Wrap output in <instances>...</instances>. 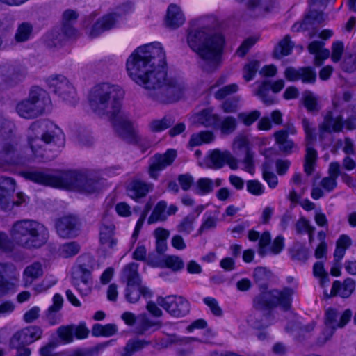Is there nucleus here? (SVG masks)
<instances>
[{
  "mask_svg": "<svg viewBox=\"0 0 356 356\" xmlns=\"http://www.w3.org/2000/svg\"><path fill=\"white\" fill-rule=\"evenodd\" d=\"M124 96V91L120 86L102 83L91 89L88 100L92 112L99 117L108 118L118 136L131 143L134 139L131 116L120 104Z\"/></svg>",
  "mask_w": 356,
  "mask_h": 356,
  "instance_id": "f257e3e1",
  "label": "nucleus"
},
{
  "mask_svg": "<svg viewBox=\"0 0 356 356\" xmlns=\"http://www.w3.org/2000/svg\"><path fill=\"white\" fill-rule=\"evenodd\" d=\"M187 42L202 59L214 65L221 64L225 39L216 17L204 19L200 27L188 33Z\"/></svg>",
  "mask_w": 356,
  "mask_h": 356,
  "instance_id": "f03ea898",
  "label": "nucleus"
},
{
  "mask_svg": "<svg viewBox=\"0 0 356 356\" xmlns=\"http://www.w3.org/2000/svg\"><path fill=\"white\" fill-rule=\"evenodd\" d=\"M24 176L38 184L74 190L86 195L95 193L102 188L100 179L75 171L50 173L31 170L24 172Z\"/></svg>",
  "mask_w": 356,
  "mask_h": 356,
  "instance_id": "7ed1b4c3",
  "label": "nucleus"
},
{
  "mask_svg": "<svg viewBox=\"0 0 356 356\" xmlns=\"http://www.w3.org/2000/svg\"><path fill=\"white\" fill-rule=\"evenodd\" d=\"M136 82L149 90L153 98L164 103L178 101L184 94V83L168 68H152L138 76Z\"/></svg>",
  "mask_w": 356,
  "mask_h": 356,
  "instance_id": "20e7f679",
  "label": "nucleus"
},
{
  "mask_svg": "<svg viewBox=\"0 0 356 356\" xmlns=\"http://www.w3.org/2000/svg\"><path fill=\"white\" fill-rule=\"evenodd\" d=\"M10 234L0 232V251L9 252L14 247V242L24 247H35L38 241H44L47 236V229L41 223L33 220L24 219L16 221L12 225Z\"/></svg>",
  "mask_w": 356,
  "mask_h": 356,
  "instance_id": "39448f33",
  "label": "nucleus"
},
{
  "mask_svg": "<svg viewBox=\"0 0 356 356\" xmlns=\"http://www.w3.org/2000/svg\"><path fill=\"white\" fill-rule=\"evenodd\" d=\"M60 137L63 138L61 131L46 122H34L26 132L28 145L36 157H42L47 146Z\"/></svg>",
  "mask_w": 356,
  "mask_h": 356,
  "instance_id": "423d86ee",
  "label": "nucleus"
},
{
  "mask_svg": "<svg viewBox=\"0 0 356 356\" xmlns=\"http://www.w3.org/2000/svg\"><path fill=\"white\" fill-rule=\"evenodd\" d=\"M51 104L47 92L38 87H33L29 96L17 104L16 111L19 116L30 119L42 115Z\"/></svg>",
  "mask_w": 356,
  "mask_h": 356,
  "instance_id": "0eeeda50",
  "label": "nucleus"
},
{
  "mask_svg": "<svg viewBox=\"0 0 356 356\" xmlns=\"http://www.w3.org/2000/svg\"><path fill=\"white\" fill-rule=\"evenodd\" d=\"M166 67L165 51L160 42H154L138 47L135 50V65L138 67Z\"/></svg>",
  "mask_w": 356,
  "mask_h": 356,
  "instance_id": "6e6552de",
  "label": "nucleus"
},
{
  "mask_svg": "<svg viewBox=\"0 0 356 356\" xmlns=\"http://www.w3.org/2000/svg\"><path fill=\"white\" fill-rule=\"evenodd\" d=\"M50 90L66 104L73 106L77 103L76 91L73 84L63 75H54L48 78Z\"/></svg>",
  "mask_w": 356,
  "mask_h": 356,
  "instance_id": "1a4fd4ad",
  "label": "nucleus"
},
{
  "mask_svg": "<svg viewBox=\"0 0 356 356\" xmlns=\"http://www.w3.org/2000/svg\"><path fill=\"white\" fill-rule=\"evenodd\" d=\"M302 127L306 135V154L304 165L305 172L307 175H311L314 169V165L317 159V152L312 147L313 143L316 140V135L315 134V127L306 118L302 120Z\"/></svg>",
  "mask_w": 356,
  "mask_h": 356,
  "instance_id": "9d476101",
  "label": "nucleus"
},
{
  "mask_svg": "<svg viewBox=\"0 0 356 356\" xmlns=\"http://www.w3.org/2000/svg\"><path fill=\"white\" fill-rule=\"evenodd\" d=\"M156 302L169 314L175 317L184 316L190 311V303L183 296H168L166 297H159Z\"/></svg>",
  "mask_w": 356,
  "mask_h": 356,
  "instance_id": "9b49d317",
  "label": "nucleus"
},
{
  "mask_svg": "<svg viewBox=\"0 0 356 356\" xmlns=\"http://www.w3.org/2000/svg\"><path fill=\"white\" fill-rule=\"evenodd\" d=\"M42 330L35 325L28 326L16 332L10 339V346L13 348H19L31 344L40 339Z\"/></svg>",
  "mask_w": 356,
  "mask_h": 356,
  "instance_id": "f8f14e48",
  "label": "nucleus"
},
{
  "mask_svg": "<svg viewBox=\"0 0 356 356\" xmlns=\"http://www.w3.org/2000/svg\"><path fill=\"white\" fill-rule=\"evenodd\" d=\"M89 256H81L78 258V266L74 268V273L80 276V282L76 284V288L83 296L88 295L92 287L90 270L88 268L86 261L90 262Z\"/></svg>",
  "mask_w": 356,
  "mask_h": 356,
  "instance_id": "ddd939ff",
  "label": "nucleus"
},
{
  "mask_svg": "<svg viewBox=\"0 0 356 356\" xmlns=\"http://www.w3.org/2000/svg\"><path fill=\"white\" fill-rule=\"evenodd\" d=\"M177 156V152L173 149H168L164 154H156L152 159L149 166V175L152 178L157 177V172L170 166Z\"/></svg>",
  "mask_w": 356,
  "mask_h": 356,
  "instance_id": "4468645a",
  "label": "nucleus"
},
{
  "mask_svg": "<svg viewBox=\"0 0 356 356\" xmlns=\"http://www.w3.org/2000/svg\"><path fill=\"white\" fill-rule=\"evenodd\" d=\"M227 163L232 170L238 168L237 160L228 151L214 149L208 156L209 167L214 169L221 168Z\"/></svg>",
  "mask_w": 356,
  "mask_h": 356,
  "instance_id": "2eb2a0df",
  "label": "nucleus"
},
{
  "mask_svg": "<svg viewBox=\"0 0 356 356\" xmlns=\"http://www.w3.org/2000/svg\"><path fill=\"white\" fill-rule=\"evenodd\" d=\"M121 14L112 13L106 14L99 18L92 26L88 33L90 38H95L102 35L104 32L113 29L117 23L118 18Z\"/></svg>",
  "mask_w": 356,
  "mask_h": 356,
  "instance_id": "dca6fc26",
  "label": "nucleus"
},
{
  "mask_svg": "<svg viewBox=\"0 0 356 356\" xmlns=\"http://www.w3.org/2000/svg\"><path fill=\"white\" fill-rule=\"evenodd\" d=\"M79 227V220L72 216L60 218L56 222V232L63 238L76 236Z\"/></svg>",
  "mask_w": 356,
  "mask_h": 356,
  "instance_id": "f3484780",
  "label": "nucleus"
},
{
  "mask_svg": "<svg viewBox=\"0 0 356 356\" xmlns=\"http://www.w3.org/2000/svg\"><path fill=\"white\" fill-rule=\"evenodd\" d=\"M246 8L252 17H261L272 12L277 6V0H248Z\"/></svg>",
  "mask_w": 356,
  "mask_h": 356,
  "instance_id": "a211bd4d",
  "label": "nucleus"
},
{
  "mask_svg": "<svg viewBox=\"0 0 356 356\" xmlns=\"http://www.w3.org/2000/svg\"><path fill=\"white\" fill-rule=\"evenodd\" d=\"M352 311L347 309L342 313L333 308H329L325 312V325L330 326L335 330L343 327L350 320Z\"/></svg>",
  "mask_w": 356,
  "mask_h": 356,
  "instance_id": "6ab92c4d",
  "label": "nucleus"
},
{
  "mask_svg": "<svg viewBox=\"0 0 356 356\" xmlns=\"http://www.w3.org/2000/svg\"><path fill=\"white\" fill-rule=\"evenodd\" d=\"M99 242L102 249L110 252L115 250L118 240L115 236V226L113 224H102L99 230Z\"/></svg>",
  "mask_w": 356,
  "mask_h": 356,
  "instance_id": "aec40b11",
  "label": "nucleus"
},
{
  "mask_svg": "<svg viewBox=\"0 0 356 356\" xmlns=\"http://www.w3.org/2000/svg\"><path fill=\"white\" fill-rule=\"evenodd\" d=\"M343 125V117L341 115H334V111L328 112L325 116L324 120L319 126V138H323L325 132H339Z\"/></svg>",
  "mask_w": 356,
  "mask_h": 356,
  "instance_id": "412c9836",
  "label": "nucleus"
},
{
  "mask_svg": "<svg viewBox=\"0 0 356 356\" xmlns=\"http://www.w3.org/2000/svg\"><path fill=\"white\" fill-rule=\"evenodd\" d=\"M284 74L290 81H301L305 83H314L316 74L312 68H286Z\"/></svg>",
  "mask_w": 356,
  "mask_h": 356,
  "instance_id": "4be33fe9",
  "label": "nucleus"
},
{
  "mask_svg": "<svg viewBox=\"0 0 356 356\" xmlns=\"http://www.w3.org/2000/svg\"><path fill=\"white\" fill-rule=\"evenodd\" d=\"M15 190V181L9 177H3L0 181V204L2 209L10 208V197Z\"/></svg>",
  "mask_w": 356,
  "mask_h": 356,
  "instance_id": "5701e85b",
  "label": "nucleus"
},
{
  "mask_svg": "<svg viewBox=\"0 0 356 356\" xmlns=\"http://www.w3.org/2000/svg\"><path fill=\"white\" fill-rule=\"evenodd\" d=\"M355 289V282L352 278H347L343 282L337 280L332 284L331 295L346 298L352 295Z\"/></svg>",
  "mask_w": 356,
  "mask_h": 356,
  "instance_id": "b1692460",
  "label": "nucleus"
},
{
  "mask_svg": "<svg viewBox=\"0 0 356 356\" xmlns=\"http://www.w3.org/2000/svg\"><path fill=\"white\" fill-rule=\"evenodd\" d=\"M329 176L322 179L321 187L327 192L332 191L337 186V179L340 175V164L338 162H331L328 169Z\"/></svg>",
  "mask_w": 356,
  "mask_h": 356,
  "instance_id": "393cba45",
  "label": "nucleus"
},
{
  "mask_svg": "<svg viewBox=\"0 0 356 356\" xmlns=\"http://www.w3.org/2000/svg\"><path fill=\"white\" fill-rule=\"evenodd\" d=\"M196 121L205 127L217 129L220 121V116L216 113L212 108L203 109L197 113Z\"/></svg>",
  "mask_w": 356,
  "mask_h": 356,
  "instance_id": "a878e982",
  "label": "nucleus"
},
{
  "mask_svg": "<svg viewBox=\"0 0 356 356\" xmlns=\"http://www.w3.org/2000/svg\"><path fill=\"white\" fill-rule=\"evenodd\" d=\"M184 21L185 18L180 8L176 4H170L167 10L165 20L166 26L177 29L181 26Z\"/></svg>",
  "mask_w": 356,
  "mask_h": 356,
  "instance_id": "bb28decb",
  "label": "nucleus"
},
{
  "mask_svg": "<svg viewBox=\"0 0 356 356\" xmlns=\"http://www.w3.org/2000/svg\"><path fill=\"white\" fill-rule=\"evenodd\" d=\"M44 270L40 262H34L25 268L23 272V282L25 287L31 286L33 282L40 278Z\"/></svg>",
  "mask_w": 356,
  "mask_h": 356,
  "instance_id": "cd10ccee",
  "label": "nucleus"
},
{
  "mask_svg": "<svg viewBox=\"0 0 356 356\" xmlns=\"http://www.w3.org/2000/svg\"><path fill=\"white\" fill-rule=\"evenodd\" d=\"M274 315L271 311H257L254 314V319L250 318L249 321L256 329H265L274 323Z\"/></svg>",
  "mask_w": 356,
  "mask_h": 356,
  "instance_id": "c85d7f7f",
  "label": "nucleus"
},
{
  "mask_svg": "<svg viewBox=\"0 0 356 356\" xmlns=\"http://www.w3.org/2000/svg\"><path fill=\"white\" fill-rule=\"evenodd\" d=\"M253 303L257 311H269L270 308L275 307L272 291L261 290V293L254 298Z\"/></svg>",
  "mask_w": 356,
  "mask_h": 356,
  "instance_id": "c756f323",
  "label": "nucleus"
},
{
  "mask_svg": "<svg viewBox=\"0 0 356 356\" xmlns=\"http://www.w3.org/2000/svg\"><path fill=\"white\" fill-rule=\"evenodd\" d=\"M122 282L126 284L125 298L129 302H133L131 296L134 287V265L129 263L124 266L120 277Z\"/></svg>",
  "mask_w": 356,
  "mask_h": 356,
  "instance_id": "7c9ffc66",
  "label": "nucleus"
},
{
  "mask_svg": "<svg viewBox=\"0 0 356 356\" xmlns=\"http://www.w3.org/2000/svg\"><path fill=\"white\" fill-rule=\"evenodd\" d=\"M325 43L321 41H313L308 46L309 53L315 55V65H321L324 60L331 57L329 49H323Z\"/></svg>",
  "mask_w": 356,
  "mask_h": 356,
  "instance_id": "2f4dec72",
  "label": "nucleus"
},
{
  "mask_svg": "<svg viewBox=\"0 0 356 356\" xmlns=\"http://www.w3.org/2000/svg\"><path fill=\"white\" fill-rule=\"evenodd\" d=\"M295 291L292 288H284L281 291L273 290L272 295L275 300V306L280 305L284 309H288L291 306V297Z\"/></svg>",
  "mask_w": 356,
  "mask_h": 356,
  "instance_id": "473e14b6",
  "label": "nucleus"
},
{
  "mask_svg": "<svg viewBox=\"0 0 356 356\" xmlns=\"http://www.w3.org/2000/svg\"><path fill=\"white\" fill-rule=\"evenodd\" d=\"M294 47V42L291 41V37L286 35L282 38L274 49L273 56L280 59L285 56L289 55Z\"/></svg>",
  "mask_w": 356,
  "mask_h": 356,
  "instance_id": "72a5a7b5",
  "label": "nucleus"
},
{
  "mask_svg": "<svg viewBox=\"0 0 356 356\" xmlns=\"http://www.w3.org/2000/svg\"><path fill=\"white\" fill-rule=\"evenodd\" d=\"M167 202L164 200L159 201L155 206L152 214L147 220L148 224H153L159 221H165L168 218L166 213Z\"/></svg>",
  "mask_w": 356,
  "mask_h": 356,
  "instance_id": "f704fd0d",
  "label": "nucleus"
},
{
  "mask_svg": "<svg viewBox=\"0 0 356 356\" xmlns=\"http://www.w3.org/2000/svg\"><path fill=\"white\" fill-rule=\"evenodd\" d=\"M80 250L81 246L77 242H67L59 245L57 254L59 257L67 259L76 256Z\"/></svg>",
  "mask_w": 356,
  "mask_h": 356,
  "instance_id": "c9c22d12",
  "label": "nucleus"
},
{
  "mask_svg": "<svg viewBox=\"0 0 356 356\" xmlns=\"http://www.w3.org/2000/svg\"><path fill=\"white\" fill-rule=\"evenodd\" d=\"M272 276V273L265 267H257L253 273L254 282L259 286L261 290H266L267 284Z\"/></svg>",
  "mask_w": 356,
  "mask_h": 356,
  "instance_id": "e433bc0d",
  "label": "nucleus"
},
{
  "mask_svg": "<svg viewBox=\"0 0 356 356\" xmlns=\"http://www.w3.org/2000/svg\"><path fill=\"white\" fill-rule=\"evenodd\" d=\"M321 7H311V10L305 17V23H308L309 28L313 29L314 25H318L323 23L327 19V15L322 11H319L317 8Z\"/></svg>",
  "mask_w": 356,
  "mask_h": 356,
  "instance_id": "4c0bfd02",
  "label": "nucleus"
},
{
  "mask_svg": "<svg viewBox=\"0 0 356 356\" xmlns=\"http://www.w3.org/2000/svg\"><path fill=\"white\" fill-rule=\"evenodd\" d=\"M218 222V214L216 212H206L202 218V222L197 231L199 235L203 232L216 228Z\"/></svg>",
  "mask_w": 356,
  "mask_h": 356,
  "instance_id": "58836bf2",
  "label": "nucleus"
},
{
  "mask_svg": "<svg viewBox=\"0 0 356 356\" xmlns=\"http://www.w3.org/2000/svg\"><path fill=\"white\" fill-rule=\"evenodd\" d=\"M196 219L197 216L193 213L187 215L177 225V231L185 235L190 234L194 230Z\"/></svg>",
  "mask_w": 356,
  "mask_h": 356,
  "instance_id": "ea45409f",
  "label": "nucleus"
},
{
  "mask_svg": "<svg viewBox=\"0 0 356 356\" xmlns=\"http://www.w3.org/2000/svg\"><path fill=\"white\" fill-rule=\"evenodd\" d=\"M213 140L214 136L212 132L203 131L197 134H194L191 136L189 145L191 147L199 146L204 143H209Z\"/></svg>",
  "mask_w": 356,
  "mask_h": 356,
  "instance_id": "a19ab883",
  "label": "nucleus"
},
{
  "mask_svg": "<svg viewBox=\"0 0 356 356\" xmlns=\"http://www.w3.org/2000/svg\"><path fill=\"white\" fill-rule=\"evenodd\" d=\"M25 76L26 73L20 68H10L6 72L4 81L8 86H12L22 81Z\"/></svg>",
  "mask_w": 356,
  "mask_h": 356,
  "instance_id": "79ce46f5",
  "label": "nucleus"
},
{
  "mask_svg": "<svg viewBox=\"0 0 356 356\" xmlns=\"http://www.w3.org/2000/svg\"><path fill=\"white\" fill-rule=\"evenodd\" d=\"M213 188V181L209 178L203 177L196 181L194 186V191L197 194L204 195L212 192Z\"/></svg>",
  "mask_w": 356,
  "mask_h": 356,
  "instance_id": "37998d69",
  "label": "nucleus"
},
{
  "mask_svg": "<svg viewBox=\"0 0 356 356\" xmlns=\"http://www.w3.org/2000/svg\"><path fill=\"white\" fill-rule=\"evenodd\" d=\"M32 32L33 26L29 22H23L18 26L15 39L17 42H24L30 39Z\"/></svg>",
  "mask_w": 356,
  "mask_h": 356,
  "instance_id": "c03bdc74",
  "label": "nucleus"
},
{
  "mask_svg": "<svg viewBox=\"0 0 356 356\" xmlns=\"http://www.w3.org/2000/svg\"><path fill=\"white\" fill-rule=\"evenodd\" d=\"M275 138L276 143L279 145L280 151L285 154H290L294 147V144L292 140H289L286 137V134L283 131H277L275 133Z\"/></svg>",
  "mask_w": 356,
  "mask_h": 356,
  "instance_id": "a18cd8bd",
  "label": "nucleus"
},
{
  "mask_svg": "<svg viewBox=\"0 0 356 356\" xmlns=\"http://www.w3.org/2000/svg\"><path fill=\"white\" fill-rule=\"evenodd\" d=\"M153 189V184L142 180H135V201L145 197Z\"/></svg>",
  "mask_w": 356,
  "mask_h": 356,
  "instance_id": "49530a36",
  "label": "nucleus"
},
{
  "mask_svg": "<svg viewBox=\"0 0 356 356\" xmlns=\"http://www.w3.org/2000/svg\"><path fill=\"white\" fill-rule=\"evenodd\" d=\"M161 262L165 267L170 268L175 272L179 271L184 267L183 259L176 255H166L163 258Z\"/></svg>",
  "mask_w": 356,
  "mask_h": 356,
  "instance_id": "de8ad7c7",
  "label": "nucleus"
},
{
  "mask_svg": "<svg viewBox=\"0 0 356 356\" xmlns=\"http://www.w3.org/2000/svg\"><path fill=\"white\" fill-rule=\"evenodd\" d=\"M6 272V266L0 264V297H2L10 291L15 290L16 284L4 278Z\"/></svg>",
  "mask_w": 356,
  "mask_h": 356,
  "instance_id": "09e8293b",
  "label": "nucleus"
},
{
  "mask_svg": "<svg viewBox=\"0 0 356 356\" xmlns=\"http://www.w3.org/2000/svg\"><path fill=\"white\" fill-rule=\"evenodd\" d=\"M237 122L233 116H226L220 121L217 126L223 134H230L234 132L236 128Z\"/></svg>",
  "mask_w": 356,
  "mask_h": 356,
  "instance_id": "8fccbe9b",
  "label": "nucleus"
},
{
  "mask_svg": "<svg viewBox=\"0 0 356 356\" xmlns=\"http://www.w3.org/2000/svg\"><path fill=\"white\" fill-rule=\"evenodd\" d=\"M175 122V120L170 116H165L161 120H155L150 123V129L154 132H160L168 128Z\"/></svg>",
  "mask_w": 356,
  "mask_h": 356,
  "instance_id": "3c124183",
  "label": "nucleus"
},
{
  "mask_svg": "<svg viewBox=\"0 0 356 356\" xmlns=\"http://www.w3.org/2000/svg\"><path fill=\"white\" fill-rule=\"evenodd\" d=\"M15 152L13 141L0 140V159L6 161L10 158Z\"/></svg>",
  "mask_w": 356,
  "mask_h": 356,
  "instance_id": "603ef678",
  "label": "nucleus"
},
{
  "mask_svg": "<svg viewBox=\"0 0 356 356\" xmlns=\"http://www.w3.org/2000/svg\"><path fill=\"white\" fill-rule=\"evenodd\" d=\"M314 327L315 323L314 322H312L305 326H302L298 322H291L286 327V330L289 332H290L301 334L312 331Z\"/></svg>",
  "mask_w": 356,
  "mask_h": 356,
  "instance_id": "864d4df0",
  "label": "nucleus"
},
{
  "mask_svg": "<svg viewBox=\"0 0 356 356\" xmlns=\"http://www.w3.org/2000/svg\"><path fill=\"white\" fill-rule=\"evenodd\" d=\"M270 89V82L264 81L257 92V95L266 104L274 103V98L269 95Z\"/></svg>",
  "mask_w": 356,
  "mask_h": 356,
  "instance_id": "5fc2aeb1",
  "label": "nucleus"
},
{
  "mask_svg": "<svg viewBox=\"0 0 356 356\" xmlns=\"http://www.w3.org/2000/svg\"><path fill=\"white\" fill-rule=\"evenodd\" d=\"M151 204L149 202L145 203L139 210L135 207V213L139 216V218L137 221L136 225L135 226V240L136 239L138 230L140 229L143 224V222L151 209Z\"/></svg>",
  "mask_w": 356,
  "mask_h": 356,
  "instance_id": "6e6d98bb",
  "label": "nucleus"
},
{
  "mask_svg": "<svg viewBox=\"0 0 356 356\" xmlns=\"http://www.w3.org/2000/svg\"><path fill=\"white\" fill-rule=\"evenodd\" d=\"M240 100L239 96L229 98L222 102L220 107L226 113H236L238 109Z\"/></svg>",
  "mask_w": 356,
  "mask_h": 356,
  "instance_id": "4d7b16f0",
  "label": "nucleus"
},
{
  "mask_svg": "<svg viewBox=\"0 0 356 356\" xmlns=\"http://www.w3.org/2000/svg\"><path fill=\"white\" fill-rule=\"evenodd\" d=\"M239 89L236 83H232L218 89L214 94V97L217 99H222L226 97L236 93Z\"/></svg>",
  "mask_w": 356,
  "mask_h": 356,
  "instance_id": "13d9d810",
  "label": "nucleus"
},
{
  "mask_svg": "<svg viewBox=\"0 0 356 356\" xmlns=\"http://www.w3.org/2000/svg\"><path fill=\"white\" fill-rule=\"evenodd\" d=\"M149 147V142L135 131V149H136L138 151L137 155L143 156L146 153Z\"/></svg>",
  "mask_w": 356,
  "mask_h": 356,
  "instance_id": "bf43d9fd",
  "label": "nucleus"
},
{
  "mask_svg": "<svg viewBox=\"0 0 356 356\" xmlns=\"http://www.w3.org/2000/svg\"><path fill=\"white\" fill-rule=\"evenodd\" d=\"M260 115V112L255 110L250 113H240L238 115V118L245 126H250L258 120Z\"/></svg>",
  "mask_w": 356,
  "mask_h": 356,
  "instance_id": "052dcab7",
  "label": "nucleus"
},
{
  "mask_svg": "<svg viewBox=\"0 0 356 356\" xmlns=\"http://www.w3.org/2000/svg\"><path fill=\"white\" fill-rule=\"evenodd\" d=\"M308 250L305 247L293 248L291 250V257L293 260L305 262L308 259Z\"/></svg>",
  "mask_w": 356,
  "mask_h": 356,
  "instance_id": "680f3d73",
  "label": "nucleus"
},
{
  "mask_svg": "<svg viewBox=\"0 0 356 356\" xmlns=\"http://www.w3.org/2000/svg\"><path fill=\"white\" fill-rule=\"evenodd\" d=\"M314 226L311 225L309 220L305 217H300L295 224V230L297 234H303L313 229Z\"/></svg>",
  "mask_w": 356,
  "mask_h": 356,
  "instance_id": "e2e57ef3",
  "label": "nucleus"
},
{
  "mask_svg": "<svg viewBox=\"0 0 356 356\" xmlns=\"http://www.w3.org/2000/svg\"><path fill=\"white\" fill-rule=\"evenodd\" d=\"M57 332L59 337L65 343H70L73 341L74 325L61 326Z\"/></svg>",
  "mask_w": 356,
  "mask_h": 356,
  "instance_id": "0e129e2a",
  "label": "nucleus"
},
{
  "mask_svg": "<svg viewBox=\"0 0 356 356\" xmlns=\"http://www.w3.org/2000/svg\"><path fill=\"white\" fill-rule=\"evenodd\" d=\"M135 289L137 290L140 295L145 298H149L152 296V291L142 283V280L138 275L135 272Z\"/></svg>",
  "mask_w": 356,
  "mask_h": 356,
  "instance_id": "69168bd1",
  "label": "nucleus"
},
{
  "mask_svg": "<svg viewBox=\"0 0 356 356\" xmlns=\"http://www.w3.org/2000/svg\"><path fill=\"white\" fill-rule=\"evenodd\" d=\"M344 51L343 43L341 41H335L332 45L331 59L334 63H337L341 58Z\"/></svg>",
  "mask_w": 356,
  "mask_h": 356,
  "instance_id": "338daca9",
  "label": "nucleus"
},
{
  "mask_svg": "<svg viewBox=\"0 0 356 356\" xmlns=\"http://www.w3.org/2000/svg\"><path fill=\"white\" fill-rule=\"evenodd\" d=\"M247 191L256 196L261 195L264 192V186L257 180H249L246 183Z\"/></svg>",
  "mask_w": 356,
  "mask_h": 356,
  "instance_id": "774afa93",
  "label": "nucleus"
}]
</instances>
